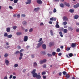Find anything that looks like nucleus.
Instances as JSON below:
<instances>
[{
	"instance_id": "obj_1",
	"label": "nucleus",
	"mask_w": 79,
	"mask_h": 79,
	"mask_svg": "<svg viewBox=\"0 0 79 79\" xmlns=\"http://www.w3.org/2000/svg\"><path fill=\"white\" fill-rule=\"evenodd\" d=\"M43 44H44V42L43 41H41L40 43L38 44L37 46L36 47L37 48H39V47L42 45Z\"/></svg>"
},
{
	"instance_id": "obj_2",
	"label": "nucleus",
	"mask_w": 79,
	"mask_h": 79,
	"mask_svg": "<svg viewBox=\"0 0 79 79\" xmlns=\"http://www.w3.org/2000/svg\"><path fill=\"white\" fill-rule=\"evenodd\" d=\"M63 19L64 21H69L68 18L65 16L63 17Z\"/></svg>"
},
{
	"instance_id": "obj_3",
	"label": "nucleus",
	"mask_w": 79,
	"mask_h": 79,
	"mask_svg": "<svg viewBox=\"0 0 79 79\" xmlns=\"http://www.w3.org/2000/svg\"><path fill=\"white\" fill-rule=\"evenodd\" d=\"M28 40V37L27 36H24L23 38V41L24 42H27Z\"/></svg>"
},
{
	"instance_id": "obj_4",
	"label": "nucleus",
	"mask_w": 79,
	"mask_h": 79,
	"mask_svg": "<svg viewBox=\"0 0 79 79\" xmlns=\"http://www.w3.org/2000/svg\"><path fill=\"white\" fill-rule=\"evenodd\" d=\"M77 45V44L76 43H72L71 45L72 47L74 48L76 47Z\"/></svg>"
},
{
	"instance_id": "obj_5",
	"label": "nucleus",
	"mask_w": 79,
	"mask_h": 79,
	"mask_svg": "<svg viewBox=\"0 0 79 79\" xmlns=\"http://www.w3.org/2000/svg\"><path fill=\"white\" fill-rule=\"evenodd\" d=\"M27 2H26V5L27 4H31V0H27Z\"/></svg>"
},
{
	"instance_id": "obj_6",
	"label": "nucleus",
	"mask_w": 79,
	"mask_h": 79,
	"mask_svg": "<svg viewBox=\"0 0 79 79\" xmlns=\"http://www.w3.org/2000/svg\"><path fill=\"white\" fill-rule=\"evenodd\" d=\"M23 56V54L22 53H20V57H19V60H21V59H22V56Z\"/></svg>"
},
{
	"instance_id": "obj_7",
	"label": "nucleus",
	"mask_w": 79,
	"mask_h": 79,
	"mask_svg": "<svg viewBox=\"0 0 79 79\" xmlns=\"http://www.w3.org/2000/svg\"><path fill=\"white\" fill-rule=\"evenodd\" d=\"M79 6V3H77L76 5H73V7L75 8H78Z\"/></svg>"
},
{
	"instance_id": "obj_8",
	"label": "nucleus",
	"mask_w": 79,
	"mask_h": 79,
	"mask_svg": "<svg viewBox=\"0 0 79 79\" xmlns=\"http://www.w3.org/2000/svg\"><path fill=\"white\" fill-rule=\"evenodd\" d=\"M40 10V8L38 7L35 8L34 9V11H35V12H37L38 11Z\"/></svg>"
},
{
	"instance_id": "obj_9",
	"label": "nucleus",
	"mask_w": 79,
	"mask_h": 79,
	"mask_svg": "<svg viewBox=\"0 0 79 79\" xmlns=\"http://www.w3.org/2000/svg\"><path fill=\"white\" fill-rule=\"evenodd\" d=\"M79 16L78 15H76L74 16V19H77L79 18Z\"/></svg>"
},
{
	"instance_id": "obj_10",
	"label": "nucleus",
	"mask_w": 79,
	"mask_h": 79,
	"mask_svg": "<svg viewBox=\"0 0 79 79\" xmlns=\"http://www.w3.org/2000/svg\"><path fill=\"white\" fill-rule=\"evenodd\" d=\"M36 2L38 4H42V2L41 0H38Z\"/></svg>"
},
{
	"instance_id": "obj_11",
	"label": "nucleus",
	"mask_w": 79,
	"mask_h": 79,
	"mask_svg": "<svg viewBox=\"0 0 79 79\" xmlns=\"http://www.w3.org/2000/svg\"><path fill=\"white\" fill-rule=\"evenodd\" d=\"M16 34L17 35H22V32H18L16 33Z\"/></svg>"
},
{
	"instance_id": "obj_12",
	"label": "nucleus",
	"mask_w": 79,
	"mask_h": 79,
	"mask_svg": "<svg viewBox=\"0 0 79 79\" xmlns=\"http://www.w3.org/2000/svg\"><path fill=\"white\" fill-rule=\"evenodd\" d=\"M42 47L43 48V49H46V48L47 47L46 46V45L45 44H43L42 45Z\"/></svg>"
},
{
	"instance_id": "obj_13",
	"label": "nucleus",
	"mask_w": 79,
	"mask_h": 79,
	"mask_svg": "<svg viewBox=\"0 0 79 79\" xmlns=\"http://www.w3.org/2000/svg\"><path fill=\"white\" fill-rule=\"evenodd\" d=\"M36 71V69H34L31 72V74H33L35 73V72Z\"/></svg>"
},
{
	"instance_id": "obj_14",
	"label": "nucleus",
	"mask_w": 79,
	"mask_h": 79,
	"mask_svg": "<svg viewBox=\"0 0 79 79\" xmlns=\"http://www.w3.org/2000/svg\"><path fill=\"white\" fill-rule=\"evenodd\" d=\"M36 77L37 79H41V76L40 75H37V76Z\"/></svg>"
},
{
	"instance_id": "obj_15",
	"label": "nucleus",
	"mask_w": 79,
	"mask_h": 79,
	"mask_svg": "<svg viewBox=\"0 0 79 79\" xmlns=\"http://www.w3.org/2000/svg\"><path fill=\"white\" fill-rule=\"evenodd\" d=\"M5 63L7 66H8L9 64V61L8 60H6L5 61Z\"/></svg>"
},
{
	"instance_id": "obj_16",
	"label": "nucleus",
	"mask_w": 79,
	"mask_h": 79,
	"mask_svg": "<svg viewBox=\"0 0 79 79\" xmlns=\"http://www.w3.org/2000/svg\"><path fill=\"white\" fill-rule=\"evenodd\" d=\"M64 5H66V6H68L69 7L70 6V5L67 2L64 3Z\"/></svg>"
},
{
	"instance_id": "obj_17",
	"label": "nucleus",
	"mask_w": 79,
	"mask_h": 79,
	"mask_svg": "<svg viewBox=\"0 0 79 79\" xmlns=\"http://www.w3.org/2000/svg\"><path fill=\"white\" fill-rule=\"evenodd\" d=\"M33 74V77H36L37 76V73H34Z\"/></svg>"
},
{
	"instance_id": "obj_18",
	"label": "nucleus",
	"mask_w": 79,
	"mask_h": 79,
	"mask_svg": "<svg viewBox=\"0 0 79 79\" xmlns=\"http://www.w3.org/2000/svg\"><path fill=\"white\" fill-rule=\"evenodd\" d=\"M54 45V43L53 42H50L49 43V47H52V45Z\"/></svg>"
},
{
	"instance_id": "obj_19",
	"label": "nucleus",
	"mask_w": 79,
	"mask_h": 79,
	"mask_svg": "<svg viewBox=\"0 0 79 79\" xmlns=\"http://www.w3.org/2000/svg\"><path fill=\"white\" fill-rule=\"evenodd\" d=\"M59 34L61 37H63V33H62V32H61V31H60L59 32Z\"/></svg>"
},
{
	"instance_id": "obj_20",
	"label": "nucleus",
	"mask_w": 79,
	"mask_h": 79,
	"mask_svg": "<svg viewBox=\"0 0 79 79\" xmlns=\"http://www.w3.org/2000/svg\"><path fill=\"white\" fill-rule=\"evenodd\" d=\"M65 77L66 78V79H69L70 77V76L69 74H67L65 76Z\"/></svg>"
},
{
	"instance_id": "obj_21",
	"label": "nucleus",
	"mask_w": 79,
	"mask_h": 79,
	"mask_svg": "<svg viewBox=\"0 0 79 79\" xmlns=\"http://www.w3.org/2000/svg\"><path fill=\"white\" fill-rule=\"evenodd\" d=\"M7 32H10V28L8 27L6 30Z\"/></svg>"
},
{
	"instance_id": "obj_22",
	"label": "nucleus",
	"mask_w": 79,
	"mask_h": 79,
	"mask_svg": "<svg viewBox=\"0 0 79 79\" xmlns=\"http://www.w3.org/2000/svg\"><path fill=\"white\" fill-rule=\"evenodd\" d=\"M60 6L61 8H64V5L63 4L61 3L60 4Z\"/></svg>"
},
{
	"instance_id": "obj_23",
	"label": "nucleus",
	"mask_w": 79,
	"mask_h": 79,
	"mask_svg": "<svg viewBox=\"0 0 79 79\" xmlns=\"http://www.w3.org/2000/svg\"><path fill=\"white\" fill-rule=\"evenodd\" d=\"M64 33H67L68 32V30L67 29H64L63 30Z\"/></svg>"
},
{
	"instance_id": "obj_24",
	"label": "nucleus",
	"mask_w": 79,
	"mask_h": 79,
	"mask_svg": "<svg viewBox=\"0 0 79 79\" xmlns=\"http://www.w3.org/2000/svg\"><path fill=\"white\" fill-rule=\"evenodd\" d=\"M22 24L23 25H26V24H27V22L26 21H23Z\"/></svg>"
},
{
	"instance_id": "obj_25",
	"label": "nucleus",
	"mask_w": 79,
	"mask_h": 79,
	"mask_svg": "<svg viewBox=\"0 0 79 79\" xmlns=\"http://www.w3.org/2000/svg\"><path fill=\"white\" fill-rule=\"evenodd\" d=\"M19 53H21L19 51H17L15 52V54H19Z\"/></svg>"
},
{
	"instance_id": "obj_26",
	"label": "nucleus",
	"mask_w": 79,
	"mask_h": 79,
	"mask_svg": "<svg viewBox=\"0 0 79 79\" xmlns=\"http://www.w3.org/2000/svg\"><path fill=\"white\" fill-rule=\"evenodd\" d=\"M50 32L51 33V35H52V36L53 35V31H52V30H50Z\"/></svg>"
},
{
	"instance_id": "obj_27",
	"label": "nucleus",
	"mask_w": 79,
	"mask_h": 79,
	"mask_svg": "<svg viewBox=\"0 0 79 79\" xmlns=\"http://www.w3.org/2000/svg\"><path fill=\"white\" fill-rule=\"evenodd\" d=\"M62 73L63 75H64V76H65L67 75V73H66V72L65 71H63Z\"/></svg>"
},
{
	"instance_id": "obj_28",
	"label": "nucleus",
	"mask_w": 79,
	"mask_h": 79,
	"mask_svg": "<svg viewBox=\"0 0 79 79\" xmlns=\"http://www.w3.org/2000/svg\"><path fill=\"white\" fill-rule=\"evenodd\" d=\"M69 11L70 13H73L74 11V9H70L69 10Z\"/></svg>"
},
{
	"instance_id": "obj_29",
	"label": "nucleus",
	"mask_w": 79,
	"mask_h": 79,
	"mask_svg": "<svg viewBox=\"0 0 79 79\" xmlns=\"http://www.w3.org/2000/svg\"><path fill=\"white\" fill-rule=\"evenodd\" d=\"M68 29L69 30V31H70V30H71V31H73V28H72L71 27H68Z\"/></svg>"
},
{
	"instance_id": "obj_30",
	"label": "nucleus",
	"mask_w": 79,
	"mask_h": 79,
	"mask_svg": "<svg viewBox=\"0 0 79 79\" xmlns=\"http://www.w3.org/2000/svg\"><path fill=\"white\" fill-rule=\"evenodd\" d=\"M56 28H59V27H60V26H59L58 24H57V23H56Z\"/></svg>"
},
{
	"instance_id": "obj_31",
	"label": "nucleus",
	"mask_w": 79,
	"mask_h": 79,
	"mask_svg": "<svg viewBox=\"0 0 79 79\" xmlns=\"http://www.w3.org/2000/svg\"><path fill=\"white\" fill-rule=\"evenodd\" d=\"M61 51V50H60V49L59 48H58L57 49L56 52H57V53H58V52H60Z\"/></svg>"
},
{
	"instance_id": "obj_32",
	"label": "nucleus",
	"mask_w": 79,
	"mask_h": 79,
	"mask_svg": "<svg viewBox=\"0 0 79 79\" xmlns=\"http://www.w3.org/2000/svg\"><path fill=\"white\" fill-rule=\"evenodd\" d=\"M8 38H11L12 37V35H10L7 36Z\"/></svg>"
},
{
	"instance_id": "obj_33",
	"label": "nucleus",
	"mask_w": 79,
	"mask_h": 79,
	"mask_svg": "<svg viewBox=\"0 0 79 79\" xmlns=\"http://www.w3.org/2000/svg\"><path fill=\"white\" fill-rule=\"evenodd\" d=\"M4 37H7L8 36V33H5L4 35Z\"/></svg>"
},
{
	"instance_id": "obj_34",
	"label": "nucleus",
	"mask_w": 79,
	"mask_h": 79,
	"mask_svg": "<svg viewBox=\"0 0 79 79\" xmlns=\"http://www.w3.org/2000/svg\"><path fill=\"white\" fill-rule=\"evenodd\" d=\"M7 56H8V54L7 53H6L4 55V57L6 58Z\"/></svg>"
},
{
	"instance_id": "obj_35",
	"label": "nucleus",
	"mask_w": 79,
	"mask_h": 79,
	"mask_svg": "<svg viewBox=\"0 0 79 79\" xmlns=\"http://www.w3.org/2000/svg\"><path fill=\"white\" fill-rule=\"evenodd\" d=\"M41 54H42V55H45V54H46V53L44 51H42L41 52Z\"/></svg>"
},
{
	"instance_id": "obj_36",
	"label": "nucleus",
	"mask_w": 79,
	"mask_h": 79,
	"mask_svg": "<svg viewBox=\"0 0 79 79\" xmlns=\"http://www.w3.org/2000/svg\"><path fill=\"white\" fill-rule=\"evenodd\" d=\"M18 0H14V3H18Z\"/></svg>"
},
{
	"instance_id": "obj_37",
	"label": "nucleus",
	"mask_w": 79,
	"mask_h": 79,
	"mask_svg": "<svg viewBox=\"0 0 79 79\" xmlns=\"http://www.w3.org/2000/svg\"><path fill=\"white\" fill-rule=\"evenodd\" d=\"M69 55L70 57H72V56H73V54L72 53H70L69 54Z\"/></svg>"
},
{
	"instance_id": "obj_38",
	"label": "nucleus",
	"mask_w": 79,
	"mask_h": 79,
	"mask_svg": "<svg viewBox=\"0 0 79 79\" xmlns=\"http://www.w3.org/2000/svg\"><path fill=\"white\" fill-rule=\"evenodd\" d=\"M33 31V28H31L29 30V32H32Z\"/></svg>"
},
{
	"instance_id": "obj_39",
	"label": "nucleus",
	"mask_w": 79,
	"mask_h": 79,
	"mask_svg": "<svg viewBox=\"0 0 79 79\" xmlns=\"http://www.w3.org/2000/svg\"><path fill=\"white\" fill-rule=\"evenodd\" d=\"M63 24L64 25H66L67 24V22L65 21L63 23Z\"/></svg>"
},
{
	"instance_id": "obj_40",
	"label": "nucleus",
	"mask_w": 79,
	"mask_h": 79,
	"mask_svg": "<svg viewBox=\"0 0 79 79\" xmlns=\"http://www.w3.org/2000/svg\"><path fill=\"white\" fill-rule=\"evenodd\" d=\"M47 55L49 56V57H50L52 56V55L51 54L48 53Z\"/></svg>"
},
{
	"instance_id": "obj_41",
	"label": "nucleus",
	"mask_w": 79,
	"mask_h": 79,
	"mask_svg": "<svg viewBox=\"0 0 79 79\" xmlns=\"http://www.w3.org/2000/svg\"><path fill=\"white\" fill-rule=\"evenodd\" d=\"M45 74H46V73L45 72H43L42 73V75H45Z\"/></svg>"
},
{
	"instance_id": "obj_42",
	"label": "nucleus",
	"mask_w": 79,
	"mask_h": 79,
	"mask_svg": "<svg viewBox=\"0 0 79 79\" xmlns=\"http://www.w3.org/2000/svg\"><path fill=\"white\" fill-rule=\"evenodd\" d=\"M47 66V65L46 64H44L43 65V68H46V67Z\"/></svg>"
},
{
	"instance_id": "obj_43",
	"label": "nucleus",
	"mask_w": 79,
	"mask_h": 79,
	"mask_svg": "<svg viewBox=\"0 0 79 79\" xmlns=\"http://www.w3.org/2000/svg\"><path fill=\"white\" fill-rule=\"evenodd\" d=\"M13 29H14V30H15L16 28H17V26H14L13 27Z\"/></svg>"
},
{
	"instance_id": "obj_44",
	"label": "nucleus",
	"mask_w": 79,
	"mask_h": 79,
	"mask_svg": "<svg viewBox=\"0 0 79 79\" xmlns=\"http://www.w3.org/2000/svg\"><path fill=\"white\" fill-rule=\"evenodd\" d=\"M53 13H56V9L55 8H54L53 10Z\"/></svg>"
},
{
	"instance_id": "obj_45",
	"label": "nucleus",
	"mask_w": 79,
	"mask_h": 79,
	"mask_svg": "<svg viewBox=\"0 0 79 79\" xmlns=\"http://www.w3.org/2000/svg\"><path fill=\"white\" fill-rule=\"evenodd\" d=\"M34 66H37V64L36 62L34 63Z\"/></svg>"
},
{
	"instance_id": "obj_46",
	"label": "nucleus",
	"mask_w": 79,
	"mask_h": 79,
	"mask_svg": "<svg viewBox=\"0 0 79 79\" xmlns=\"http://www.w3.org/2000/svg\"><path fill=\"white\" fill-rule=\"evenodd\" d=\"M21 17H26V15L25 14H22L21 15Z\"/></svg>"
},
{
	"instance_id": "obj_47",
	"label": "nucleus",
	"mask_w": 79,
	"mask_h": 79,
	"mask_svg": "<svg viewBox=\"0 0 79 79\" xmlns=\"http://www.w3.org/2000/svg\"><path fill=\"white\" fill-rule=\"evenodd\" d=\"M40 63L41 64H43L44 63V62H43V60H40Z\"/></svg>"
},
{
	"instance_id": "obj_48",
	"label": "nucleus",
	"mask_w": 79,
	"mask_h": 79,
	"mask_svg": "<svg viewBox=\"0 0 79 79\" xmlns=\"http://www.w3.org/2000/svg\"><path fill=\"white\" fill-rule=\"evenodd\" d=\"M18 66V64H15L14 65V67L16 68Z\"/></svg>"
},
{
	"instance_id": "obj_49",
	"label": "nucleus",
	"mask_w": 79,
	"mask_h": 79,
	"mask_svg": "<svg viewBox=\"0 0 79 79\" xmlns=\"http://www.w3.org/2000/svg\"><path fill=\"white\" fill-rule=\"evenodd\" d=\"M43 63H46L47 62V60L45 59H44L43 60Z\"/></svg>"
},
{
	"instance_id": "obj_50",
	"label": "nucleus",
	"mask_w": 79,
	"mask_h": 79,
	"mask_svg": "<svg viewBox=\"0 0 79 79\" xmlns=\"http://www.w3.org/2000/svg\"><path fill=\"white\" fill-rule=\"evenodd\" d=\"M56 54V52H53L52 53V55L53 56H55Z\"/></svg>"
},
{
	"instance_id": "obj_51",
	"label": "nucleus",
	"mask_w": 79,
	"mask_h": 79,
	"mask_svg": "<svg viewBox=\"0 0 79 79\" xmlns=\"http://www.w3.org/2000/svg\"><path fill=\"white\" fill-rule=\"evenodd\" d=\"M70 48H67L66 49V50L67 51H69L70 50Z\"/></svg>"
},
{
	"instance_id": "obj_52",
	"label": "nucleus",
	"mask_w": 79,
	"mask_h": 79,
	"mask_svg": "<svg viewBox=\"0 0 79 79\" xmlns=\"http://www.w3.org/2000/svg\"><path fill=\"white\" fill-rule=\"evenodd\" d=\"M42 40V38H40V39L38 41V42H41Z\"/></svg>"
},
{
	"instance_id": "obj_53",
	"label": "nucleus",
	"mask_w": 79,
	"mask_h": 79,
	"mask_svg": "<svg viewBox=\"0 0 79 79\" xmlns=\"http://www.w3.org/2000/svg\"><path fill=\"white\" fill-rule=\"evenodd\" d=\"M11 78H13V75H11L10 76V77H9V79H11Z\"/></svg>"
},
{
	"instance_id": "obj_54",
	"label": "nucleus",
	"mask_w": 79,
	"mask_h": 79,
	"mask_svg": "<svg viewBox=\"0 0 79 79\" xmlns=\"http://www.w3.org/2000/svg\"><path fill=\"white\" fill-rule=\"evenodd\" d=\"M77 32H79V28L77 29L76 30Z\"/></svg>"
},
{
	"instance_id": "obj_55",
	"label": "nucleus",
	"mask_w": 79,
	"mask_h": 79,
	"mask_svg": "<svg viewBox=\"0 0 79 79\" xmlns=\"http://www.w3.org/2000/svg\"><path fill=\"white\" fill-rule=\"evenodd\" d=\"M46 77L45 76H43V79H45Z\"/></svg>"
},
{
	"instance_id": "obj_56",
	"label": "nucleus",
	"mask_w": 79,
	"mask_h": 79,
	"mask_svg": "<svg viewBox=\"0 0 79 79\" xmlns=\"http://www.w3.org/2000/svg\"><path fill=\"white\" fill-rule=\"evenodd\" d=\"M24 52V49H21L20 50V53H22V52Z\"/></svg>"
},
{
	"instance_id": "obj_57",
	"label": "nucleus",
	"mask_w": 79,
	"mask_h": 79,
	"mask_svg": "<svg viewBox=\"0 0 79 79\" xmlns=\"http://www.w3.org/2000/svg\"><path fill=\"white\" fill-rule=\"evenodd\" d=\"M31 57H32V58H34V54H32V55H31Z\"/></svg>"
},
{
	"instance_id": "obj_58",
	"label": "nucleus",
	"mask_w": 79,
	"mask_h": 79,
	"mask_svg": "<svg viewBox=\"0 0 79 79\" xmlns=\"http://www.w3.org/2000/svg\"><path fill=\"white\" fill-rule=\"evenodd\" d=\"M50 21H53V18L52 17L50 19Z\"/></svg>"
},
{
	"instance_id": "obj_59",
	"label": "nucleus",
	"mask_w": 79,
	"mask_h": 79,
	"mask_svg": "<svg viewBox=\"0 0 79 79\" xmlns=\"http://www.w3.org/2000/svg\"><path fill=\"white\" fill-rule=\"evenodd\" d=\"M9 8L10 9H11V10H12V9H13V7L11 6H9Z\"/></svg>"
},
{
	"instance_id": "obj_60",
	"label": "nucleus",
	"mask_w": 79,
	"mask_h": 79,
	"mask_svg": "<svg viewBox=\"0 0 79 79\" xmlns=\"http://www.w3.org/2000/svg\"><path fill=\"white\" fill-rule=\"evenodd\" d=\"M61 74H62L60 72L59 73V76H61Z\"/></svg>"
},
{
	"instance_id": "obj_61",
	"label": "nucleus",
	"mask_w": 79,
	"mask_h": 79,
	"mask_svg": "<svg viewBox=\"0 0 79 79\" xmlns=\"http://www.w3.org/2000/svg\"><path fill=\"white\" fill-rule=\"evenodd\" d=\"M26 69H24L23 70V73H25V72H26Z\"/></svg>"
},
{
	"instance_id": "obj_62",
	"label": "nucleus",
	"mask_w": 79,
	"mask_h": 79,
	"mask_svg": "<svg viewBox=\"0 0 79 79\" xmlns=\"http://www.w3.org/2000/svg\"><path fill=\"white\" fill-rule=\"evenodd\" d=\"M56 20V18H54L53 19V21H55Z\"/></svg>"
},
{
	"instance_id": "obj_63",
	"label": "nucleus",
	"mask_w": 79,
	"mask_h": 79,
	"mask_svg": "<svg viewBox=\"0 0 79 79\" xmlns=\"http://www.w3.org/2000/svg\"><path fill=\"white\" fill-rule=\"evenodd\" d=\"M58 55L59 56H61V53H60L58 54Z\"/></svg>"
},
{
	"instance_id": "obj_64",
	"label": "nucleus",
	"mask_w": 79,
	"mask_h": 79,
	"mask_svg": "<svg viewBox=\"0 0 79 79\" xmlns=\"http://www.w3.org/2000/svg\"><path fill=\"white\" fill-rule=\"evenodd\" d=\"M4 79H8V78L7 77L5 76V77H4Z\"/></svg>"
}]
</instances>
